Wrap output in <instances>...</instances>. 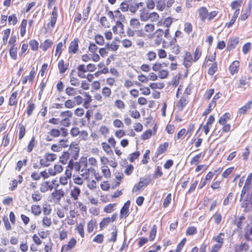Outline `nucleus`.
<instances>
[{"mask_svg": "<svg viewBox=\"0 0 252 252\" xmlns=\"http://www.w3.org/2000/svg\"><path fill=\"white\" fill-rule=\"evenodd\" d=\"M184 59V65L186 68L189 67L191 65L192 63V57L191 54L187 52Z\"/></svg>", "mask_w": 252, "mask_h": 252, "instance_id": "10", "label": "nucleus"}, {"mask_svg": "<svg viewBox=\"0 0 252 252\" xmlns=\"http://www.w3.org/2000/svg\"><path fill=\"white\" fill-rule=\"evenodd\" d=\"M63 167L61 165L55 164L54 165V171H53L52 170L49 169V172L51 175H55L57 173H60L63 170Z\"/></svg>", "mask_w": 252, "mask_h": 252, "instance_id": "26", "label": "nucleus"}, {"mask_svg": "<svg viewBox=\"0 0 252 252\" xmlns=\"http://www.w3.org/2000/svg\"><path fill=\"white\" fill-rule=\"evenodd\" d=\"M17 50L18 47H10L9 51V55L11 58L14 60H16L17 58Z\"/></svg>", "mask_w": 252, "mask_h": 252, "instance_id": "25", "label": "nucleus"}, {"mask_svg": "<svg viewBox=\"0 0 252 252\" xmlns=\"http://www.w3.org/2000/svg\"><path fill=\"white\" fill-rule=\"evenodd\" d=\"M70 157V154L68 152H64L60 158V161L63 164H66Z\"/></svg>", "mask_w": 252, "mask_h": 252, "instance_id": "24", "label": "nucleus"}, {"mask_svg": "<svg viewBox=\"0 0 252 252\" xmlns=\"http://www.w3.org/2000/svg\"><path fill=\"white\" fill-rule=\"evenodd\" d=\"M32 212L35 216H39L41 213V210L40 206L33 205L31 207Z\"/></svg>", "mask_w": 252, "mask_h": 252, "instance_id": "31", "label": "nucleus"}, {"mask_svg": "<svg viewBox=\"0 0 252 252\" xmlns=\"http://www.w3.org/2000/svg\"><path fill=\"white\" fill-rule=\"evenodd\" d=\"M17 93L16 92H13L9 100V104L10 105H14L17 104Z\"/></svg>", "mask_w": 252, "mask_h": 252, "instance_id": "29", "label": "nucleus"}, {"mask_svg": "<svg viewBox=\"0 0 252 252\" xmlns=\"http://www.w3.org/2000/svg\"><path fill=\"white\" fill-rule=\"evenodd\" d=\"M95 41L99 45H102L104 43V39L102 35L96 34L94 37Z\"/></svg>", "mask_w": 252, "mask_h": 252, "instance_id": "35", "label": "nucleus"}, {"mask_svg": "<svg viewBox=\"0 0 252 252\" xmlns=\"http://www.w3.org/2000/svg\"><path fill=\"white\" fill-rule=\"evenodd\" d=\"M76 229L81 237L83 238L84 237L83 225L82 223L78 224L76 227Z\"/></svg>", "mask_w": 252, "mask_h": 252, "instance_id": "54", "label": "nucleus"}, {"mask_svg": "<svg viewBox=\"0 0 252 252\" xmlns=\"http://www.w3.org/2000/svg\"><path fill=\"white\" fill-rule=\"evenodd\" d=\"M66 39H64V43H63L62 42H60L58 43L56 48V53H55V56H57L58 55V57H59L62 52V47L63 46V44L65 43Z\"/></svg>", "mask_w": 252, "mask_h": 252, "instance_id": "28", "label": "nucleus"}, {"mask_svg": "<svg viewBox=\"0 0 252 252\" xmlns=\"http://www.w3.org/2000/svg\"><path fill=\"white\" fill-rule=\"evenodd\" d=\"M168 146V143L167 142H165L163 144L160 145L157 152L156 153L157 157L165 152L166 151Z\"/></svg>", "mask_w": 252, "mask_h": 252, "instance_id": "20", "label": "nucleus"}, {"mask_svg": "<svg viewBox=\"0 0 252 252\" xmlns=\"http://www.w3.org/2000/svg\"><path fill=\"white\" fill-rule=\"evenodd\" d=\"M192 30V27L190 23H186L184 25V31L189 33Z\"/></svg>", "mask_w": 252, "mask_h": 252, "instance_id": "62", "label": "nucleus"}, {"mask_svg": "<svg viewBox=\"0 0 252 252\" xmlns=\"http://www.w3.org/2000/svg\"><path fill=\"white\" fill-rule=\"evenodd\" d=\"M213 218L214 219L215 222L217 224H219L221 220V216L220 214L218 213H216V214L213 216Z\"/></svg>", "mask_w": 252, "mask_h": 252, "instance_id": "60", "label": "nucleus"}, {"mask_svg": "<svg viewBox=\"0 0 252 252\" xmlns=\"http://www.w3.org/2000/svg\"><path fill=\"white\" fill-rule=\"evenodd\" d=\"M217 63H213L212 66L209 68L208 73L209 75H213L217 71Z\"/></svg>", "mask_w": 252, "mask_h": 252, "instance_id": "39", "label": "nucleus"}, {"mask_svg": "<svg viewBox=\"0 0 252 252\" xmlns=\"http://www.w3.org/2000/svg\"><path fill=\"white\" fill-rule=\"evenodd\" d=\"M68 166L71 167V168L72 169H75L76 171H79L81 168V160L79 162H76L74 163L73 161L71 159L68 163Z\"/></svg>", "mask_w": 252, "mask_h": 252, "instance_id": "18", "label": "nucleus"}, {"mask_svg": "<svg viewBox=\"0 0 252 252\" xmlns=\"http://www.w3.org/2000/svg\"><path fill=\"white\" fill-rule=\"evenodd\" d=\"M57 155L54 154H47L45 156V158L49 162L54 161L57 158Z\"/></svg>", "mask_w": 252, "mask_h": 252, "instance_id": "47", "label": "nucleus"}, {"mask_svg": "<svg viewBox=\"0 0 252 252\" xmlns=\"http://www.w3.org/2000/svg\"><path fill=\"white\" fill-rule=\"evenodd\" d=\"M115 105L118 109H123L125 107L124 102L120 99H117L115 101Z\"/></svg>", "mask_w": 252, "mask_h": 252, "instance_id": "53", "label": "nucleus"}, {"mask_svg": "<svg viewBox=\"0 0 252 252\" xmlns=\"http://www.w3.org/2000/svg\"><path fill=\"white\" fill-rule=\"evenodd\" d=\"M102 147L103 150L107 153L108 155H111L113 154V152L111 149L110 146L107 143L105 142L102 143Z\"/></svg>", "mask_w": 252, "mask_h": 252, "instance_id": "30", "label": "nucleus"}, {"mask_svg": "<svg viewBox=\"0 0 252 252\" xmlns=\"http://www.w3.org/2000/svg\"><path fill=\"white\" fill-rule=\"evenodd\" d=\"M81 172H82V173L81 174V175L83 177H84L87 179L89 177V173L91 169L87 168L88 164H87V160L86 158L82 159L81 160Z\"/></svg>", "mask_w": 252, "mask_h": 252, "instance_id": "2", "label": "nucleus"}, {"mask_svg": "<svg viewBox=\"0 0 252 252\" xmlns=\"http://www.w3.org/2000/svg\"><path fill=\"white\" fill-rule=\"evenodd\" d=\"M76 244V240L72 238L68 242L67 244L63 246L61 252H71V250L75 246Z\"/></svg>", "mask_w": 252, "mask_h": 252, "instance_id": "4", "label": "nucleus"}, {"mask_svg": "<svg viewBox=\"0 0 252 252\" xmlns=\"http://www.w3.org/2000/svg\"><path fill=\"white\" fill-rule=\"evenodd\" d=\"M53 44V42L49 39H46L40 45V48L44 51H46L48 48H50Z\"/></svg>", "mask_w": 252, "mask_h": 252, "instance_id": "17", "label": "nucleus"}, {"mask_svg": "<svg viewBox=\"0 0 252 252\" xmlns=\"http://www.w3.org/2000/svg\"><path fill=\"white\" fill-rule=\"evenodd\" d=\"M230 116L231 115L229 113H225L220 117L219 120V123L221 125L227 124V121L230 119Z\"/></svg>", "mask_w": 252, "mask_h": 252, "instance_id": "16", "label": "nucleus"}, {"mask_svg": "<svg viewBox=\"0 0 252 252\" xmlns=\"http://www.w3.org/2000/svg\"><path fill=\"white\" fill-rule=\"evenodd\" d=\"M50 135L54 137H59L61 134L60 129L53 128L49 132Z\"/></svg>", "mask_w": 252, "mask_h": 252, "instance_id": "50", "label": "nucleus"}, {"mask_svg": "<svg viewBox=\"0 0 252 252\" xmlns=\"http://www.w3.org/2000/svg\"><path fill=\"white\" fill-rule=\"evenodd\" d=\"M150 87L152 89H162L164 87V84L163 83H151Z\"/></svg>", "mask_w": 252, "mask_h": 252, "instance_id": "37", "label": "nucleus"}, {"mask_svg": "<svg viewBox=\"0 0 252 252\" xmlns=\"http://www.w3.org/2000/svg\"><path fill=\"white\" fill-rule=\"evenodd\" d=\"M65 92L68 96H73L76 94V90L75 88L68 87L65 90Z\"/></svg>", "mask_w": 252, "mask_h": 252, "instance_id": "34", "label": "nucleus"}, {"mask_svg": "<svg viewBox=\"0 0 252 252\" xmlns=\"http://www.w3.org/2000/svg\"><path fill=\"white\" fill-rule=\"evenodd\" d=\"M76 103L75 101H73L71 99H68L64 103V106L66 108H72L75 107Z\"/></svg>", "mask_w": 252, "mask_h": 252, "instance_id": "44", "label": "nucleus"}, {"mask_svg": "<svg viewBox=\"0 0 252 252\" xmlns=\"http://www.w3.org/2000/svg\"><path fill=\"white\" fill-rule=\"evenodd\" d=\"M252 104V101H249L245 105L241 107L239 109L238 111V114L244 115L245 114L247 111L250 109Z\"/></svg>", "mask_w": 252, "mask_h": 252, "instance_id": "12", "label": "nucleus"}, {"mask_svg": "<svg viewBox=\"0 0 252 252\" xmlns=\"http://www.w3.org/2000/svg\"><path fill=\"white\" fill-rule=\"evenodd\" d=\"M129 8V3H127L126 1H123L121 3L120 9L123 12H126L128 11Z\"/></svg>", "mask_w": 252, "mask_h": 252, "instance_id": "51", "label": "nucleus"}, {"mask_svg": "<svg viewBox=\"0 0 252 252\" xmlns=\"http://www.w3.org/2000/svg\"><path fill=\"white\" fill-rule=\"evenodd\" d=\"M171 201V194L169 193L163 201V206L164 208L167 207L170 204Z\"/></svg>", "mask_w": 252, "mask_h": 252, "instance_id": "46", "label": "nucleus"}, {"mask_svg": "<svg viewBox=\"0 0 252 252\" xmlns=\"http://www.w3.org/2000/svg\"><path fill=\"white\" fill-rule=\"evenodd\" d=\"M114 18H119L121 21H123L125 19V16L122 14L119 10L114 11Z\"/></svg>", "mask_w": 252, "mask_h": 252, "instance_id": "57", "label": "nucleus"}, {"mask_svg": "<svg viewBox=\"0 0 252 252\" xmlns=\"http://www.w3.org/2000/svg\"><path fill=\"white\" fill-rule=\"evenodd\" d=\"M58 17L57 8L55 6L53 9L51 16L50 18V22L49 25H50L51 28H54L55 26Z\"/></svg>", "mask_w": 252, "mask_h": 252, "instance_id": "7", "label": "nucleus"}, {"mask_svg": "<svg viewBox=\"0 0 252 252\" xmlns=\"http://www.w3.org/2000/svg\"><path fill=\"white\" fill-rule=\"evenodd\" d=\"M58 66L61 74L64 73L67 69V66L65 65L63 60H61L59 62Z\"/></svg>", "mask_w": 252, "mask_h": 252, "instance_id": "23", "label": "nucleus"}, {"mask_svg": "<svg viewBox=\"0 0 252 252\" xmlns=\"http://www.w3.org/2000/svg\"><path fill=\"white\" fill-rule=\"evenodd\" d=\"M117 214H113L111 217L103 218L99 224L100 228L102 229L107 226L110 223L115 221L117 219Z\"/></svg>", "mask_w": 252, "mask_h": 252, "instance_id": "3", "label": "nucleus"}, {"mask_svg": "<svg viewBox=\"0 0 252 252\" xmlns=\"http://www.w3.org/2000/svg\"><path fill=\"white\" fill-rule=\"evenodd\" d=\"M140 156V152L139 151H136L130 154L129 161L131 162L134 161V160L138 158Z\"/></svg>", "mask_w": 252, "mask_h": 252, "instance_id": "55", "label": "nucleus"}, {"mask_svg": "<svg viewBox=\"0 0 252 252\" xmlns=\"http://www.w3.org/2000/svg\"><path fill=\"white\" fill-rule=\"evenodd\" d=\"M188 103V101L185 97H182L179 100L177 106L181 110L185 107Z\"/></svg>", "mask_w": 252, "mask_h": 252, "instance_id": "32", "label": "nucleus"}, {"mask_svg": "<svg viewBox=\"0 0 252 252\" xmlns=\"http://www.w3.org/2000/svg\"><path fill=\"white\" fill-rule=\"evenodd\" d=\"M140 18L142 21H146L149 19V14L145 9L140 10Z\"/></svg>", "mask_w": 252, "mask_h": 252, "instance_id": "22", "label": "nucleus"}, {"mask_svg": "<svg viewBox=\"0 0 252 252\" xmlns=\"http://www.w3.org/2000/svg\"><path fill=\"white\" fill-rule=\"evenodd\" d=\"M197 233V229L194 226H190L188 228L186 231L187 235H193Z\"/></svg>", "mask_w": 252, "mask_h": 252, "instance_id": "45", "label": "nucleus"}, {"mask_svg": "<svg viewBox=\"0 0 252 252\" xmlns=\"http://www.w3.org/2000/svg\"><path fill=\"white\" fill-rule=\"evenodd\" d=\"M80 133V130L78 127H73L70 130V134L72 137H76Z\"/></svg>", "mask_w": 252, "mask_h": 252, "instance_id": "59", "label": "nucleus"}, {"mask_svg": "<svg viewBox=\"0 0 252 252\" xmlns=\"http://www.w3.org/2000/svg\"><path fill=\"white\" fill-rule=\"evenodd\" d=\"M157 233V226L156 225H154L151 230L149 238L150 241L154 240Z\"/></svg>", "mask_w": 252, "mask_h": 252, "instance_id": "42", "label": "nucleus"}, {"mask_svg": "<svg viewBox=\"0 0 252 252\" xmlns=\"http://www.w3.org/2000/svg\"><path fill=\"white\" fill-rule=\"evenodd\" d=\"M81 193L80 189L77 187H74L71 190L70 195L74 200H77Z\"/></svg>", "mask_w": 252, "mask_h": 252, "instance_id": "15", "label": "nucleus"}, {"mask_svg": "<svg viewBox=\"0 0 252 252\" xmlns=\"http://www.w3.org/2000/svg\"><path fill=\"white\" fill-rule=\"evenodd\" d=\"M225 234L224 233H220L217 236L214 237L212 238V241L215 242H217V244L220 245L222 247L223 244L224 243V237Z\"/></svg>", "mask_w": 252, "mask_h": 252, "instance_id": "11", "label": "nucleus"}, {"mask_svg": "<svg viewBox=\"0 0 252 252\" xmlns=\"http://www.w3.org/2000/svg\"><path fill=\"white\" fill-rule=\"evenodd\" d=\"M32 198L34 201L37 202L41 199L42 196L38 191L36 190L32 194Z\"/></svg>", "mask_w": 252, "mask_h": 252, "instance_id": "36", "label": "nucleus"}, {"mask_svg": "<svg viewBox=\"0 0 252 252\" xmlns=\"http://www.w3.org/2000/svg\"><path fill=\"white\" fill-rule=\"evenodd\" d=\"M10 33V29H7L4 31V35L2 37L3 44L6 45L7 42L8 38Z\"/></svg>", "mask_w": 252, "mask_h": 252, "instance_id": "38", "label": "nucleus"}, {"mask_svg": "<svg viewBox=\"0 0 252 252\" xmlns=\"http://www.w3.org/2000/svg\"><path fill=\"white\" fill-rule=\"evenodd\" d=\"M96 221L95 220H90L87 224V230L89 233L92 232L94 230V226L95 225Z\"/></svg>", "mask_w": 252, "mask_h": 252, "instance_id": "43", "label": "nucleus"}, {"mask_svg": "<svg viewBox=\"0 0 252 252\" xmlns=\"http://www.w3.org/2000/svg\"><path fill=\"white\" fill-rule=\"evenodd\" d=\"M147 59L150 61H154L156 59L157 57L156 53L153 51L149 52L147 54Z\"/></svg>", "mask_w": 252, "mask_h": 252, "instance_id": "63", "label": "nucleus"}, {"mask_svg": "<svg viewBox=\"0 0 252 252\" xmlns=\"http://www.w3.org/2000/svg\"><path fill=\"white\" fill-rule=\"evenodd\" d=\"M102 94L106 97H109L111 95V91L108 87H105L102 89Z\"/></svg>", "mask_w": 252, "mask_h": 252, "instance_id": "49", "label": "nucleus"}, {"mask_svg": "<svg viewBox=\"0 0 252 252\" xmlns=\"http://www.w3.org/2000/svg\"><path fill=\"white\" fill-rule=\"evenodd\" d=\"M27 104V115L28 117H30L32 115V111L34 110L35 106V104L30 100L28 102Z\"/></svg>", "mask_w": 252, "mask_h": 252, "instance_id": "21", "label": "nucleus"}, {"mask_svg": "<svg viewBox=\"0 0 252 252\" xmlns=\"http://www.w3.org/2000/svg\"><path fill=\"white\" fill-rule=\"evenodd\" d=\"M156 1L157 9L160 11H163L166 5L165 0H156Z\"/></svg>", "mask_w": 252, "mask_h": 252, "instance_id": "27", "label": "nucleus"}, {"mask_svg": "<svg viewBox=\"0 0 252 252\" xmlns=\"http://www.w3.org/2000/svg\"><path fill=\"white\" fill-rule=\"evenodd\" d=\"M176 41V39L175 38H173L169 42V45L173 46L171 49L172 52L176 54H178L180 52V48L178 45H175Z\"/></svg>", "mask_w": 252, "mask_h": 252, "instance_id": "14", "label": "nucleus"}, {"mask_svg": "<svg viewBox=\"0 0 252 252\" xmlns=\"http://www.w3.org/2000/svg\"><path fill=\"white\" fill-rule=\"evenodd\" d=\"M252 5V0H250L248 4L247 7L245 10L244 13L242 14L240 17L241 20L245 21L248 18L251 13Z\"/></svg>", "mask_w": 252, "mask_h": 252, "instance_id": "8", "label": "nucleus"}, {"mask_svg": "<svg viewBox=\"0 0 252 252\" xmlns=\"http://www.w3.org/2000/svg\"><path fill=\"white\" fill-rule=\"evenodd\" d=\"M69 150L71 151V152H79V148L77 144L75 143H72L69 147Z\"/></svg>", "mask_w": 252, "mask_h": 252, "instance_id": "56", "label": "nucleus"}, {"mask_svg": "<svg viewBox=\"0 0 252 252\" xmlns=\"http://www.w3.org/2000/svg\"><path fill=\"white\" fill-rule=\"evenodd\" d=\"M29 45L31 49L33 51H37L38 49L39 44L36 40L32 39L30 40Z\"/></svg>", "mask_w": 252, "mask_h": 252, "instance_id": "33", "label": "nucleus"}, {"mask_svg": "<svg viewBox=\"0 0 252 252\" xmlns=\"http://www.w3.org/2000/svg\"><path fill=\"white\" fill-rule=\"evenodd\" d=\"M8 21L9 24L15 25L18 21L17 18L15 14L9 16L8 17Z\"/></svg>", "mask_w": 252, "mask_h": 252, "instance_id": "40", "label": "nucleus"}, {"mask_svg": "<svg viewBox=\"0 0 252 252\" xmlns=\"http://www.w3.org/2000/svg\"><path fill=\"white\" fill-rule=\"evenodd\" d=\"M198 13L200 20L204 22L207 18L208 11L206 7H201L198 9Z\"/></svg>", "mask_w": 252, "mask_h": 252, "instance_id": "9", "label": "nucleus"}, {"mask_svg": "<svg viewBox=\"0 0 252 252\" xmlns=\"http://www.w3.org/2000/svg\"><path fill=\"white\" fill-rule=\"evenodd\" d=\"M239 42V38L238 37H235L233 39H231L229 40L227 48L228 50H230L235 48Z\"/></svg>", "mask_w": 252, "mask_h": 252, "instance_id": "19", "label": "nucleus"}, {"mask_svg": "<svg viewBox=\"0 0 252 252\" xmlns=\"http://www.w3.org/2000/svg\"><path fill=\"white\" fill-rule=\"evenodd\" d=\"M239 62L238 61H234L229 66V71L231 75H234L238 71Z\"/></svg>", "mask_w": 252, "mask_h": 252, "instance_id": "13", "label": "nucleus"}, {"mask_svg": "<svg viewBox=\"0 0 252 252\" xmlns=\"http://www.w3.org/2000/svg\"><path fill=\"white\" fill-rule=\"evenodd\" d=\"M52 195L53 197L60 199L63 196L64 192L62 190H56L52 193Z\"/></svg>", "mask_w": 252, "mask_h": 252, "instance_id": "41", "label": "nucleus"}, {"mask_svg": "<svg viewBox=\"0 0 252 252\" xmlns=\"http://www.w3.org/2000/svg\"><path fill=\"white\" fill-rule=\"evenodd\" d=\"M79 39L75 38L72 41L68 47V53L71 54H76L78 50Z\"/></svg>", "mask_w": 252, "mask_h": 252, "instance_id": "6", "label": "nucleus"}, {"mask_svg": "<svg viewBox=\"0 0 252 252\" xmlns=\"http://www.w3.org/2000/svg\"><path fill=\"white\" fill-rule=\"evenodd\" d=\"M42 224L43 226L49 227L52 224L51 219L47 216L44 217L42 220Z\"/></svg>", "mask_w": 252, "mask_h": 252, "instance_id": "48", "label": "nucleus"}, {"mask_svg": "<svg viewBox=\"0 0 252 252\" xmlns=\"http://www.w3.org/2000/svg\"><path fill=\"white\" fill-rule=\"evenodd\" d=\"M152 134V131L149 129L146 131L142 135V138L143 140H146L150 138Z\"/></svg>", "mask_w": 252, "mask_h": 252, "instance_id": "64", "label": "nucleus"}, {"mask_svg": "<svg viewBox=\"0 0 252 252\" xmlns=\"http://www.w3.org/2000/svg\"><path fill=\"white\" fill-rule=\"evenodd\" d=\"M150 182V180L148 178H140L139 183L134 186L133 192H138L143 187L147 186Z\"/></svg>", "mask_w": 252, "mask_h": 252, "instance_id": "1", "label": "nucleus"}, {"mask_svg": "<svg viewBox=\"0 0 252 252\" xmlns=\"http://www.w3.org/2000/svg\"><path fill=\"white\" fill-rule=\"evenodd\" d=\"M242 3V0H236L231 2V7L232 9H235L241 6Z\"/></svg>", "mask_w": 252, "mask_h": 252, "instance_id": "52", "label": "nucleus"}, {"mask_svg": "<svg viewBox=\"0 0 252 252\" xmlns=\"http://www.w3.org/2000/svg\"><path fill=\"white\" fill-rule=\"evenodd\" d=\"M130 25L131 26H132L134 28H138L140 26V23H139L138 19H132L130 21Z\"/></svg>", "mask_w": 252, "mask_h": 252, "instance_id": "58", "label": "nucleus"}, {"mask_svg": "<svg viewBox=\"0 0 252 252\" xmlns=\"http://www.w3.org/2000/svg\"><path fill=\"white\" fill-rule=\"evenodd\" d=\"M220 97V94L219 93L216 94L214 96L211 102L208 105V108H207L203 114V116H207L212 109V107L214 108L216 106V100Z\"/></svg>", "mask_w": 252, "mask_h": 252, "instance_id": "5", "label": "nucleus"}, {"mask_svg": "<svg viewBox=\"0 0 252 252\" xmlns=\"http://www.w3.org/2000/svg\"><path fill=\"white\" fill-rule=\"evenodd\" d=\"M103 235L99 234H97L93 239V241L99 244L102 243L103 240Z\"/></svg>", "mask_w": 252, "mask_h": 252, "instance_id": "61", "label": "nucleus"}]
</instances>
